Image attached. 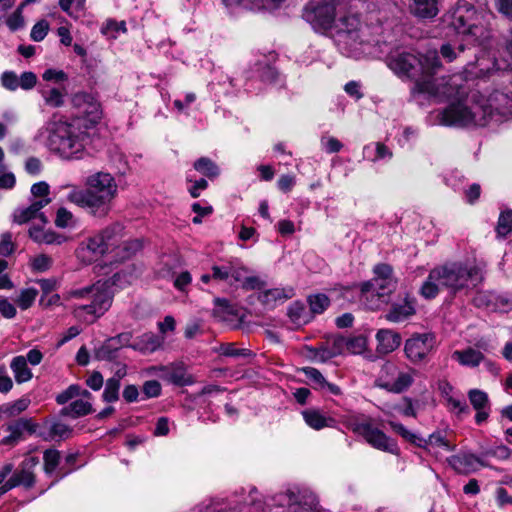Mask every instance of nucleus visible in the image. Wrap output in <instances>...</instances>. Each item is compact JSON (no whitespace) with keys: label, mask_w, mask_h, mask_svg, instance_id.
<instances>
[{"label":"nucleus","mask_w":512,"mask_h":512,"mask_svg":"<svg viewBox=\"0 0 512 512\" xmlns=\"http://www.w3.org/2000/svg\"><path fill=\"white\" fill-rule=\"evenodd\" d=\"M415 312L414 300L405 297L403 300L393 303L384 317L389 322L401 323L413 316Z\"/></svg>","instance_id":"obj_21"},{"label":"nucleus","mask_w":512,"mask_h":512,"mask_svg":"<svg viewBox=\"0 0 512 512\" xmlns=\"http://www.w3.org/2000/svg\"><path fill=\"white\" fill-rule=\"evenodd\" d=\"M53 260L46 254H39L30 259V267L34 272H45L52 266Z\"/></svg>","instance_id":"obj_49"},{"label":"nucleus","mask_w":512,"mask_h":512,"mask_svg":"<svg viewBox=\"0 0 512 512\" xmlns=\"http://www.w3.org/2000/svg\"><path fill=\"white\" fill-rule=\"evenodd\" d=\"M143 393L146 398L158 397L161 393V385L156 380H149L143 384Z\"/></svg>","instance_id":"obj_63"},{"label":"nucleus","mask_w":512,"mask_h":512,"mask_svg":"<svg viewBox=\"0 0 512 512\" xmlns=\"http://www.w3.org/2000/svg\"><path fill=\"white\" fill-rule=\"evenodd\" d=\"M1 86L8 91H16L19 88V76L14 71H4L0 75Z\"/></svg>","instance_id":"obj_52"},{"label":"nucleus","mask_w":512,"mask_h":512,"mask_svg":"<svg viewBox=\"0 0 512 512\" xmlns=\"http://www.w3.org/2000/svg\"><path fill=\"white\" fill-rule=\"evenodd\" d=\"M294 296V289L292 287H277L263 291L259 295V300L262 304L269 308H273L278 304H282Z\"/></svg>","instance_id":"obj_23"},{"label":"nucleus","mask_w":512,"mask_h":512,"mask_svg":"<svg viewBox=\"0 0 512 512\" xmlns=\"http://www.w3.org/2000/svg\"><path fill=\"white\" fill-rule=\"evenodd\" d=\"M386 423L389 425L391 430L399 435L403 440L417 447L425 444L424 438L408 430L403 424L392 419H387Z\"/></svg>","instance_id":"obj_34"},{"label":"nucleus","mask_w":512,"mask_h":512,"mask_svg":"<svg viewBox=\"0 0 512 512\" xmlns=\"http://www.w3.org/2000/svg\"><path fill=\"white\" fill-rule=\"evenodd\" d=\"M30 404V400L27 398H21L12 403L4 404V415L9 417L16 416L21 412L25 411Z\"/></svg>","instance_id":"obj_50"},{"label":"nucleus","mask_w":512,"mask_h":512,"mask_svg":"<svg viewBox=\"0 0 512 512\" xmlns=\"http://www.w3.org/2000/svg\"><path fill=\"white\" fill-rule=\"evenodd\" d=\"M38 296V290L33 287L21 289L19 295L15 299V303L21 310L29 309Z\"/></svg>","instance_id":"obj_42"},{"label":"nucleus","mask_w":512,"mask_h":512,"mask_svg":"<svg viewBox=\"0 0 512 512\" xmlns=\"http://www.w3.org/2000/svg\"><path fill=\"white\" fill-rule=\"evenodd\" d=\"M86 189L67 184L62 188H71L67 200L81 208L87 209L95 217H106L112 208V202L118 195V184L107 172L99 171L89 175L85 180Z\"/></svg>","instance_id":"obj_4"},{"label":"nucleus","mask_w":512,"mask_h":512,"mask_svg":"<svg viewBox=\"0 0 512 512\" xmlns=\"http://www.w3.org/2000/svg\"><path fill=\"white\" fill-rule=\"evenodd\" d=\"M123 226L114 223L107 226L99 233L83 240L76 249L77 258L84 264H90L98 260L110 248L117 245L122 236Z\"/></svg>","instance_id":"obj_9"},{"label":"nucleus","mask_w":512,"mask_h":512,"mask_svg":"<svg viewBox=\"0 0 512 512\" xmlns=\"http://www.w3.org/2000/svg\"><path fill=\"white\" fill-rule=\"evenodd\" d=\"M434 348V337L431 334H415L407 339L404 346L406 357L413 364L425 361Z\"/></svg>","instance_id":"obj_16"},{"label":"nucleus","mask_w":512,"mask_h":512,"mask_svg":"<svg viewBox=\"0 0 512 512\" xmlns=\"http://www.w3.org/2000/svg\"><path fill=\"white\" fill-rule=\"evenodd\" d=\"M409 12L420 19L434 18L438 12V0H407Z\"/></svg>","instance_id":"obj_24"},{"label":"nucleus","mask_w":512,"mask_h":512,"mask_svg":"<svg viewBox=\"0 0 512 512\" xmlns=\"http://www.w3.org/2000/svg\"><path fill=\"white\" fill-rule=\"evenodd\" d=\"M51 202L50 198L34 199L27 207L18 208L13 213V221L19 225L33 219H40L46 223V218L41 210Z\"/></svg>","instance_id":"obj_19"},{"label":"nucleus","mask_w":512,"mask_h":512,"mask_svg":"<svg viewBox=\"0 0 512 512\" xmlns=\"http://www.w3.org/2000/svg\"><path fill=\"white\" fill-rule=\"evenodd\" d=\"M494 15L490 11L478 12L473 4L459 0L446 15L445 22L456 33L463 35L474 44H485L491 38L490 20Z\"/></svg>","instance_id":"obj_7"},{"label":"nucleus","mask_w":512,"mask_h":512,"mask_svg":"<svg viewBox=\"0 0 512 512\" xmlns=\"http://www.w3.org/2000/svg\"><path fill=\"white\" fill-rule=\"evenodd\" d=\"M348 0H313L304 12V18L318 31L335 28L336 7L345 6Z\"/></svg>","instance_id":"obj_12"},{"label":"nucleus","mask_w":512,"mask_h":512,"mask_svg":"<svg viewBox=\"0 0 512 512\" xmlns=\"http://www.w3.org/2000/svg\"><path fill=\"white\" fill-rule=\"evenodd\" d=\"M512 232V211L506 210L501 212L497 226L496 233L498 238H506Z\"/></svg>","instance_id":"obj_43"},{"label":"nucleus","mask_w":512,"mask_h":512,"mask_svg":"<svg viewBox=\"0 0 512 512\" xmlns=\"http://www.w3.org/2000/svg\"><path fill=\"white\" fill-rule=\"evenodd\" d=\"M37 463L38 460L33 457L23 461L20 470L13 473L12 476L0 486V494H5L18 486H24L26 488L32 487L35 482L32 469Z\"/></svg>","instance_id":"obj_17"},{"label":"nucleus","mask_w":512,"mask_h":512,"mask_svg":"<svg viewBox=\"0 0 512 512\" xmlns=\"http://www.w3.org/2000/svg\"><path fill=\"white\" fill-rule=\"evenodd\" d=\"M120 382L118 378L111 377L106 381L103 392V400L105 402H115L119 398Z\"/></svg>","instance_id":"obj_46"},{"label":"nucleus","mask_w":512,"mask_h":512,"mask_svg":"<svg viewBox=\"0 0 512 512\" xmlns=\"http://www.w3.org/2000/svg\"><path fill=\"white\" fill-rule=\"evenodd\" d=\"M197 96L195 93H187L184 97V100L176 99L174 100V108L179 113H188L191 106L193 107L196 103Z\"/></svg>","instance_id":"obj_54"},{"label":"nucleus","mask_w":512,"mask_h":512,"mask_svg":"<svg viewBox=\"0 0 512 512\" xmlns=\"http://www.w3.org/2000/svg\"><path fill=\"white\" fill-rule=\"evenodd\" d=\"M446 404L449 411L454 413L457 417H460L463 414H468L470 412L469 407L462 395H455L448 398Z\"/></svg>","instance_id":"obj_45"},{"label":"nucleus","mask_w":512,"mask_h":512,"mask_svg":"<svg viewBox=\"0 0 512 512\" xmlns=\"http://www.w3.org/2000/svg\"><path fill=\"white\" fill-rule=\"evenodd\" d=\"M344 342L347 350L352 354H361L366 350L367 347V338L363 335L349 338L346 341L343 338H340L335 341V344L340 346Z\"/></svg>","instance_id":"obj_38"},{"label":"nucleus","mask_w":512,"mask_h":512,"mask_svg":"<svg viewBox=\"0 0 512 512\" xmlns=\"http://www.w3.org/2000/svg\"><path fill=\"white\" fill-rule=\"evenodd\" d=\"M350 427L354 433L362 436L373 448L394 455L399 453L397 442L382 430L374 427L370 420H354Z\"/></svg>","instance_id":"obj_13"},{"label":"nucleus","mask_w":512,"mask_h":512,"mask_svg":"<svg viewBox=\"0 0 512 512\" xmlns=\"http://www.w3.org/2000/svg\"><path fill=\"white\" fill-rule=\"evenodd\" d=\"M431 116L436 120L435 125L442 126H466L471 118L470 111L461 105H451L446 109L434 111Z\"/></svg>","instance_id":"obj_18"},{"label":"nucleus","mask_w":512,"mask_h":512,"mask_svg":"<svg viewBox=\"0 0 512 512\" xmlns=\"http://www.w3.org/2000/svg\"><path fill=\"white\" fill-rule=\"evenodd\" d=\"M15 250V244L12 241V235L9 232L0 236V255L6 257L11 255Z\"/></svg>","instance_id":"obj_58"},{"label":"nucleus","mask_w":512,"mask_h":512,"mask_svg":"<svg viewBox=\"0 0 512 512\" xmlns=\"http://www.w3.org/2000/svg\"><path fill=\"white\" fill-rule=\"evenodd\" d=\"M452 359L456 360L462 366L477 367L484 360V355L478 350L467 348L454 351L452 353Z\"/></svg>","instance_id":"obj_31"},{"label":"nucleus","mask_w":512,"mask_h":512,"mask_svg":"<svg viewBox=\"0 0 512 512\" xmlns=\"http://www.w3.org/2000/svg\"><path fill=\"white\" fill-rule=\"evenodd\" d=\"M416 370L411 367H400L387 361L381 367L376 379V386L392 393L406 391L414 382Z\"/></svg>","instance_id":"obj_11"},{"label":"nucleus","mask_w":512,"mask_h":512,"mask_svg":"<svg viewBox=\"0 0 512 512\" xmlns=\"http://www.w3.org/2000/svg\"><path fill=\"white\" fill-rule=\"evenodd\" d=\"M307 302L312 316L314 314H322L330 305V299L323 293L309 295Z\"/></svg>","instance_id":"obj_39"},{"label":"nucleus","mask_w":512,"mask_h":512,"mask_svg":"<svg viewBox=\"0 0 512 512\" xmlns=\"http://www.w3.org/2000/svg\"><path fill=\"white\" fill-rule=\"evenodd\" d=\"M345 4L344 13L335 23V42L342 54L358 59L366 53L369 44L364 38L365 26L354 10L363 7L365 0H348Z\"/></svg>","instance_id":"obj_5"},{"label":"nucleus","mask_w":512,"mask_h":512,"mask_svg":"<svg viewBox=\"0 0 512 512\" xmlns=\"http://www.w3.org/2000/svg\"><path fill=\"white\" fill-rule=\"evenodd\" d=\"M43 459L46 473H51L59 464L60 453L57 450H46Z\"/></svg>","instance_id":"obj_55"},{"label":"nucleus","mask_w":512,"mask_h":512,"mask_svg":"<svg viewBox=\"0 0 512 512\" xmlns=\"http://www.w3.org/2000/svg\"><path fill=\"white\" fill-rule=\"evenodd\" d=\"M30 238L38 244L60 245L66 241L64 235L58 234L52 230H45L41 226H33L29 229Z\"/></svg>","instance_id":"obj_28"},{"label":"nucleus","mask_w":512,"mask_h":512,"mask_svg":"<svg viewBox=\"0 0 512 512\" xmlns=\"http://www.w3.org/2000/svg\"><path fill=\"white\" fill-rule=\"evenodd\" d=\"M365 153L369 155L371 152H375V155L371 158L372 161L382 160V159H390L392 157V153L388 150V148L382 143H375L370 146H366L364 149Z\"/></svg>","instance_id":"obj_51"},{"label":"nucleus","mask_w":512,"mask_h":512,"mask_svg":"<svg viewBox=\"0 0 512 512\" xmlns=\"http://www.w3.org/2000/svg\"><path fill=\"white\" fill-rule=\"evenodd\" d=\"M45 130L47 148L62 159H80L86 149H101L105 140L97 130Z\"/></svg>","instance_id":"obj_6"},{"label":"nucleus","mask_w":512,"mask_h":512,"mask_svg":"<svg viewBox=\"0 0 512 512\" xmlns=\"http://www.w3.org/2000/svg\"><path fill=\"white\" fill-rule=\"evenodd\" d=\"M265 506L269 508V512L274 508L285 507L290 512H319L317 496L308 490L287 489L272 496L268 503H264L258 490L252 487L248 491L242 488L226 503L213 507L206 506L205 512H266Z\"/></svg>","instance_id":"obj_2"},{"label":"nucleus","mask_w":512,"mask_h":512,"mask_svg":"<svg viewBox=\"0 0 512 512\" xmlns=\"http://www.w3.org/2000/svg\"><path fill=\"white\" fill-rule=\"evenodd\" d=\"M48 29H49V25L46 21L42 20V21H39L37 22L33 27H32V30H31V38L32 40L36 41V42H39V41H42L47 33H48Z\"/></svg>","instance_id":"obj_61"},{"label":"nucleus","mask_w":512,"mask_h":512,"mask_svg":"<svg viewBox=\"0 0 512 512\" xmlns=\"http://www.w3.org/2000/svg\"><path fill=\"white\" fill-rule=\"evenodd\" d=\"M213 281L237 286L249 269L237 258L220 259L211 266Z\"/></svg>","instance_id":"obj_14"},{"label":"nucleus","mask_w":512,"mask_h":512,"mask_svg":"<svg viewBox=\"0 0 512 512\" xmlns=\"http://www.w3.org/2000/svg\"><path fill=\"white\" fill-rule=\"evenodd\" d=\"M126 23L125 21L117 22L115 20L109 19L107 20L101 28V33L110 39H116L122 33H126Z\"/></svg>","instance_id":"obj_41"},{"label":"nucleus","mask_w":512,"mask_h":512,"mask_svg":"<svg viewBox=\"0 0 512 512\" xmlns=\"http://www.w3.org/2000/svg\"><path fill=\"white\" fill-rule=\"evenodd\" d=\"M80 395V386L77 384L70 385L66 390L62 391L56 396V402L59 405H64L71 399Z\"/></svg>","instance_id":"obj_57"},{"label":"nucleus","mask_w":512,"mask_h":512,"mask_svg":"<svg viewBox=\"0 0 512 512\" xmlns=\"http://www.w3.org/2000/svg\"><path fill=\"white\" fill-rule=\"evenodd\" d=\"M72 105L78 118L87 122L85 126L98 125L102 119V110L96 98L85 92H78L72 97ZM88 128V127H85Z\"/></svg>","instance_id":"obj_15"},{"label":"nucleus","mask_w":512,"mask_h":512,"mask_svg":"<svg viewBox=\"0 0 512 512\" xmlns=\"http://www.w3.org/2000/svg\"><path fill=\"white\" fill-rule=\"evenodd\" d=\"M374 278L361 285V299L367 302L370 309H378L386 303L388 296L395 290L392 267L388 264H378L374 267Z\"/></svg>","instance_id":"obj_10"},{"label":"nucleus","mask_w":512,"mask_h":512,"mask_svg":"<svg viewBox=\"0 0 512 512\" xmlns=\"http://www.w3.org/2000/svg\"><path fill=\"white\" fill-rule=\"evenodd\" d=\"M468 399L474 410L491 408L488 394L480 389H470L468 391Z\"/></svg>","instance_id":"obj_40"},{"label":"nucleus","mask_w":512,"mask_h":512,"mask_svg":"<svg viewBox=\"0 0 512 512\" xmlns=\"http://www.w3.org/2000/svg\"><path fill=\"white\" fill-rule=\"evenodd\" d=\"M387 65L400 77L416 79L411 92L418 104H423L425 99L450 98L458 94L459 84L455 76L433 78L441 67L436 51L419 57L406 48H396L387 56Z\"/></svg>","instance_id":"obj_1"},{"label":"nucleus","mask_w":512,"mask_h":512,"mask_svg":"<svg viewBox=\"0 0 512 512\" xmlns=\"http://www.w3.org/2000/svg\"><path fill=\"white\" fill-rule=\"evenodd\" d=\"M133 344L132 335L128 332L121 333L114 338H110L105 345L96 351V358L99 360L110 359L113 357L112 349L117 350L119 346H130Z\"/></svg>","instance_id":"obj_26"},{"label":"nucleus","mask_w":512,"mask_h":512,"mask_svg":"<svg viewBox=\"0 0 512 512\" xmlns=\"http://www.w3.org/2000/svg\"><path fill=\"white\" fill-rule=\"evenodd\" d=\"M288 316L296 325H305L312 320V315L307 311L304 303L300 301L293 302L288 308Z\"/></svg>","instance_id":"obj_35"},{"label":"nucleus","mask_w":512,"mask_h":512,"mask_svg":"<svg viewBox=\"0 0 512 512\" xmlns=\"http://www.w3.org/2000/svg\"><path fill=\"white\" fill-rule=\"evenodd\" d=\"M45 103L51 107H60L64 104V94L57 88L41 91Z\"/></svg>","instance_id":"obj_47"},{"label":"nucleus","mask_w":512,"mask_h":512,"mask_svg":"<svg viewBox=\"0 0 512 512\" xmlns=\"http://www.w3.org/2000/svg\"><path fill=\"white\" fill-rule=\"evenodd\" d=\"M10 368L14 374L15 381L18 384L28 382L32 379L33 373L27 365V360L24 356H16L12 359Z\"/></svg>","instance_id":"obj_32"},{"label":"nucleus","mask_w":512,"mask_h":512,"mask_svg":"<svg viewBox=\"0 0 512 512\" xmlns=\"http://www.w3.org/2000/svg\"><path fill=\"white\" fill-rule=\"evenodd\" d=\"M73 223V214L64 207L59 208L56 213L55 225L60 228H66L72 226Z\"/></svg>","instance_id":"obj_56"},{"label":"nucleus","mask_w":512,"mask_h":512,"mask_svg":"<svg viewBox=\"0 0 512 512\" xmlns=\"http://www.w3.org/2000/svg\"><path fill=\"white\" fill-rule=\"evenodd\" d=\"M464 50V46L461 44L458 48H454L450 43H445L440 48V53L443 59L447 62H452L456 59L459 52Z\"/></svg>","instance_id":"obj_60"},{"label":"nucleus","mask_w":512,"mask_h":512,"mask_svg":"<svg viewBox=\"0 0 512 512\" xmlns=\"http://www.w3.org/2000/svg\"><path fill=\"white\" fill-rule=\"evenodd\" d=\"M92 412V404L88 400L78 399L71 402L68 406L62 408L61 414L64 416H70L78 418L81 416L88 415Z\"/></svg>","instance_id":"obj_36"},{"label":"nucleus","mask_w":512,"mask_h":512,"mask_svg":"<svg viewBox=\"0 0 512 512\" xmlns=\"http://www.w3.org/2000/svg\"><path fill=\"white\" fill-rule=\"evenodd\" d=\"M162 378L178 386H188L194 383L193 377L186 372L182 365L161 367Z\"/></svg>","instance_id":"obj_27"},{"label":"nucleus","mask_w":512,"mask_h":512,"mask_svg":"<svg viewBox=\"0 0 512 512\" xmlns=\"http://www.w3.org/2000/svg\"><path fill=\"white\" fill-rule=\"evenodd\" d=\"M193 167L196 171L210 179L216 178L220 174L219 167L207 157H201L196 160Z\"/></svg>","instance_id":"obj_37"},{"label":"nucleus","mask_w":512,"mask_h":512,"mask_svg":"<svg viewBox=\"0 0 512 512\" xmlns=\"http://www.w3.org/2000/svg\"><path fill=\"white\" fill-rule=\"evenodd\" d=\"M163 343V339L153 333H145L133 341L131 347L144 354L153 353L158 350Z\"/></svg>","instance_id":"obj_30"},{"label":"nucleus","mask_w":512,"mask_h":512,"mask_svg":"<svg viewBox=\"0 0 512 512\" xmlns=\"http://www.w3.org/2000/svg\"><path fill=\"white\" fill-rule=\"evenodd\" d=\"M425 444L421 445V448H428L429 446H439L445 448L447 451H451L454 447L450 446L448 441L444 438L441 432L432 433L428 439H425Z\"/></svg>","instance_id":"obj_53"},{"label":"nucleus","mask_w":512,"mask_h":512,"mask_svg":"<svg viewBox=\"0 0 512 512\" xmlns=\"http://www.w3.org/2000/svg\"><path fill=\"white\" fill-rule=\"evenodd\" d=\"M376 351L379 355H387L395 351L401 344L399 333L391 329H380L376 333Z\"/></svg>","instance_id":"obj_22"},{"label":"nucleus","mask_w":512,"mask_h":512,"mask_svg":"<svg viewBox=\"0 0 512 512\" xmlns=\"http://www.w3.org/2000/svg\"><path fill=\"white\" fill-rule=\"evenodd\" d=\"M483 279V271L476 264L448 262L429 272L420 288V294L425 299H433L441 290H446L454 296H467L479 287Z\"/></svg>","instance_id":"obj_3"},{"label":"nucleus","mask_w":512,"mask_h":512,"mask_svg":"<svg viewBox=\"0 0 512 512\" xmlns=\"http://www.w3.org/2000/svg\"><path fill=\"white\" fill-rule=\"evenodd\" d=\"M72 433L71 428L62 422H55L50 427V435L60 439L68 438Z\"/></svg>","instance_id":"obj_59"},{"label":"nucleus","mask_w":512,"mask_h":512,"mask_svg":"<svg viewBox=\"0 0 512 512\" xmlns=\"http://www.w3.org/2000/svg\"><path fill=\"white\" fill-rule=\"evenodd\" d=\"M303 374L313 384L314 389L323 390V385H326V379L322 373L314 367L302 368Z\"/></svg>","instance_id":"obj_48"},{"label":"nucleus","mask_w":512,"mask_h":512,"mask_svg":"<svg viewBox=\"0 0 512 512\" xmlns=\"http://www.w3.org/2000/svg\"><path fill=\"white\" fill-rule=\"evenodd\" d=\"M67 299L77 301L73 312L78 319L93 323L110 308L112 292L107 282L98 281L91 286L68 291Z\"/></svg>","instance_id":"obj_8"},{"label":"nucleus","mask_w":512,"mask_h":512,"mask_svg":"<svg viewBox=\"0 0 512 512\" xmlns=\"http://www.w3.org/2000/svg\"><path fill=\"white\" fill-rule=\"evenodd\" d=\"M495 8L500 14L512 20V0H495Z\"/></svg>","instance_id":"obj_64"},{"label":"nucleus","mask_w":512,"mask_h":512,"mask_svg":"<svg viewBox=\"0 0 512 512\" xmlns=\"http://www.w3.org/2000/svg\"><path fill=\"white\" fill-rule=\"evenodd\" d=\"M228 6H242L249 10H275L286 2V0H222Z\"/></svg>","instance_id":"obj_25"},{"label":"nucleus","mask_w":512,"mask_h":512,"mask_svg":"<svg viewBox=\"0 0 512 512\" xmlns=\"http://www.w3.org/2000/svg\"><path fill=\"white\" fill-rule=\"evenodd\" d=\"M305 423L315 430H320L325 427H331L334 420L330 417H326L319 410L308 409L302 412Z\"/></svg>","instance_id":"obj_33"},{"label":"nucleus","mask_w":512,"mask_h":512,"mask_svg":"<svg viewBox=\"0 0 512 512\" xmlns=\"http://www.w3.org/2000/svg\"><path fill=\"white\" fill-rule=\"evenodd\" d=\"M450 463L455 470L464 474L475 471L479 465H484L480 458L474 454H462L453 456Z\"/></svg>","instance_id":"obj_29"},{"label":"nucleus","mask_w":512,"mask_h":512,"mask_svg":"<svg viewBox=\"0 0 512 512\" xmlns=\"http://www.w3.org/2000/svg\"><path fill=\"white\" fill-rule=\"evenodd\" d=\"M23 6L19 5L14 11L10 12L6 21L4 22L10 31H18L25 26V20L22 15Z\"/></svg>","instance_id":"obj_44"},{"label":"nucleus","mask_w":512,"mask_h":512,"mask_svg":"<svg viewBox=\"0 0 512 512\" xmlns=\"http://www.w3.org/2000/svg\"><path fill=\"white\" fill-rule=\"evenodd\" d=\"M37 81V76L31 71L23 72L19 76V88L23 90H31L34 88Z\"/></svg>","instance_id":"obj_62"},{"label":"nucleus","mask_w":512,"mask_h":512,"mask_svg":"<svg viewBox=\"0 0 512 512\" xmlns=\"http://www.w3.org/2000/svg\"><path fill=\"white\" fill-rule=\"evenodd\" d=\"M484 112L493 115L494 112L502 116H512V97L508 94L496 91L492 93L483 105Z\"/></svg>","instance_id":"obj_20"}]
</instances>
